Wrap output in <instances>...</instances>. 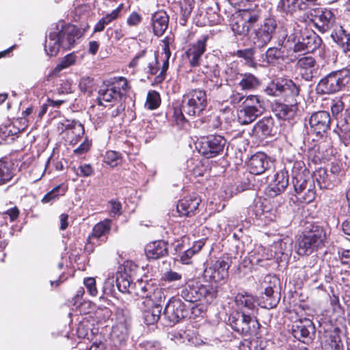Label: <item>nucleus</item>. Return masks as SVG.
Here are the masks:
<instances>
[{
    "mask_svg": "<svg viewBox=\"0 0 350 350\" xmlns=\"http://www.w3.org/2000/svg\"><path fill=\"white\" fill-rule=\"evenodd\" d=\"M81 37V31L75 25L59 22L51 26L46 38L44 51L49 56H55L62 48L70 50Z\"/></svg>",
    "mask_w": 350,
    "mask_h": 350,
    "instance_id": "obj_1",
    "label": "nucleus"
},
{
    "mask_svg": "<svg viewBox=\"0 0 350 350\" xmlns=\"http://www.w3.org/2000/svg\"><path fill=\"white\" fill-rule=\"evenodd\" d=\"M178 295L187 302L203 301L211 303L217 295V287L213 284H203L196 280H190L181 286Z\"/></svg>",
    "mask_w": 350,
    "mask_h": 350,
    "instance_id": "obj_2",
    "label": "nucleus"
},
{
    "mask_svg": "<svg viewBox=\"0 0 350 350\" xmlns=\"http://www.w3.org/2000/svg\"><path fill=\"white\" fill-rule=\"evenodd\" d=\"M326 239L324 229L319 226H312L296 240L295 249L300 256L310 255L321 247Z\"/></svg>",
    "mask_w": 350,
    "mask_h": 350,
    "instance_id": "obj_3",
    "label": "nucleus"
},
{
    "mask_svg": "<svg viewBox=\"0 0 350 350\" xmlns=\"http://www.w3.org/2000/svg\"><path fill=\"white\" fill-rule=\"evenodd\" d=\"M350 83V70L342 69L331 72L323 77L317 83L318 94H331L344 89Z\"/></svg>",
    "mask_w": 350,
    "mask_h": 350,
    "instance_id": "obj_4",
    "label": "nucleus"
},
{
    "mask_svg": "<svg viewBox=\"0 0 350 350\" xmlns=\"http://www.w3.org/2000/svg\"><path fill=\"white\" fill-rule=\"evenodd\" d=\"M292 26L295 32L288 33L286 36L288 37V41L291 40L295 43V52L306 51V53H311L321 46L322 40L314 32L302 35L298 25L293 23Z\"/></svg>",
    "mask_w": 350,
    "mask_h": 350,
    "instance_id": "obj_5",
    "label": "nucleus"
},
{
    "mask_svg": "<svg viewBox=\"0 0 350 350\" xmlns=\"http://www.w3.org/2000/svg\"><path fill=\"white\" fill-rule=\"evenodd\" d=\"M182 101L183 110L189 116H200L208 105L206 93L201 89L189 90L183 95Z\"/></svg>",
    "mask_w": 350,
    "mask_h": 350,
    "instance_id": "obj_6",
    "label": "nucleus"
},
{
    "mask_svg": "<svg viewBox=\"0 0 350 350\" xmlns=\"http://www.w3.org/2000/svg\"><path fill=\"white\" fill-rule=\"evenodd\" d=\"M306 18L315 29L324 33L337 27L336 17L333 11L327 8H312L306 13Z\"/></svg>",
    "mask_w": 350,
    "mask_h": 350,
    "instance_id": "obj_7",
    "label": "nucleus"
},
{
    "mask_svg": "<svg viewBox=\"0 0 350 350\" xmlns=\"http://www.w3.org/2000/svg\"><path fill=\"white\" fill-rule=\"evenodd\" d=\"M127 80L124 77L114 78L113 82L107 86L100 88L97 98L100 105H105V103L120 99L128 91Z\"/></svg>",
    "mask_w": 350,
    "mask_h": 350,
    "instance_id": "obj_8",
    "label": "nucleus"
},
{
    "mask_svg": "<svg viewBox=\"0 0 350 350\" xmlns=\"http://www.w3.org/2000/svg\"><path fill=\"white\" fill-rule=\"evenodd\" d=\"M229 323L234 331L243 334H256L260 326L256 317L238 311L230 314Z\"/></svg>",
    "mask_w": 350,
    "mask_h": 350,
    "instance_id": "obj_9",
    "label": "nucleus"
},
{
    "mask_svg": "<svg viewBox=\"0 0 350 350\" xmlns=\"http://www.w3.org/2000/svg\"><path fill=\"white\" fill-rule=\"evenodd\" d=\"M278 24L274 18H269L263 21L262 23L254 28L251 38L254 44L258 48L266 46L273 38Z\"/></svg>",
    "mask_w": 350,
    "mask_h": 350,
    "instance_id": "obj_10",
    "label": "nucleus"
},
{
    "mask_svg": "<svg viewBox=\"0 0 350 350\" xmlns=\"http://www.w3.org/2000/svg\"><path fill=\"white\" fill-rule=\"evenodd\" d=\"M226 144V139L221 135H211L202 137L196 144L200 154L206 158H213L221 154Z\"/></svg>",
    "mask_w": 350,
    "mask_h": 350,
    "instance_id": "obj_11",
    "label": "nucleus"
},
{
    "mask_svg": "<svg viewBox=\"0 0 350 350\" xmlns=\"http://www.w3.org/2000/svg\"><path fill=\"white\" fill-rule=\"evenodd\" d=\"M265 92L271 96H282L293 103L294 98L299 94V87L291 79H282L271 83L265 89Z\"/></svg>",
    "mask_w": 350,
    "mask_h": 350,
    "instance_id": "obj_12",
    "label": "nucleus"
},
{
    "mask_svg": "<svg viewBox=\"0 0 350 350\" xmlns=\"http://www.w3.org/2000/svg\"><path fill=\"white\" fill-rule=\"evenodd\" d=\"M163 315L170 323L175 324L179 322L180 320L187 317L188 310L180 299L173 297L165 306Z\"/></svg>",
    "mask_w": 350,
    "mask_h": 350,
    "instance_id": "obj_13",
    "label": "nucleus"
},
{
    "mask_svg": "<svg viewBox=\"0 0 350 350\" xmlns=\"http://www.w3.org/2000/svg\"><path fill=\"white\" fill-rule=\"evenodd\" d=\"M230 265L228 260L219 258L208 264L204 270V276L215 282L226 279L228 276Z\"/></svg>",
    "mask_w": 350,
    "mask_h": 350,
    "instance_id": "obj_14",
    "label": "nucleus"
},
{
    "mask_svg": "<svg viewBox=\"0 0 350 350\" xmlns=\"http://www.w3.org/2000/svg\"><path fill=\"white\" fill-rule=\"evenodd\" d=\"M330 123V115L325 111L314 113L309 120L311 131L317 135L320 136H322L329 129Z\"/></svg>",
    "mask_w": 350,
    "mask_h": 350,
    "instance_id": "obj_15",
    "label": "nucleus"
},
{
    "mask_svg": "<svg viewBox=\"0 0 350 350\" xmlns=\"http://www.w3.org/2000/svg\"><path fill=\"white\" fill-rule=\"evenodd\" d=\"M208 38L209 35H203L187 50L186 57L191 66H199L201 57L206 51V42Z\"/></svg>",
    "mask_w": 350,
    "mask_h": 350,
    "instance_id": "obj_16",
    "label": "nucleus"
},
{
    "mask_svg": "<svg viewBox=\"0 0 350 350\" xmlns=\"http://www.w3.org/2000/svg\"><path fill=\"white\" fill-rule=\"evenodd\" d=\"M271 159L264 152H257L252 155L248 161L249 172L255 175H260L271 167Z\"/></svg>",
    "mask_w": 350,
    "mask_h": 350,
    "instance_id": "obj_17",
    "label": "nucleus"
},
{
    "mask_svg": "<svg viewBox=\"0 0 350 350\" xmlns=\"http://www.w3.org/2000/svg\"><path fill=\"white\" fill-rule=\"evenodd\" d=\"M116 325L112 327V336L123 340L129 333L130 318L128 311L118 309L116 312Z\"/></svg>",
    "mask_w": 350,
    "mask_h": 350,
    "instance_id": "obj_18",
    "label": "nucleus"
},
{
    "mask_svg": "<svg viewBox=\"0 0 350 350\" xmlns=\"http://www.w3.org/2000/svg\"><path fill=\"white\" fill-rule=\"evenodd\" d=\"M136 288V294L142 297H146L151 301L152 304L154 302H161L165 299L163 292L161 288H154L152 285L148 283H145L142 281L137 282L135 284Z\"/></svg>",
    "mask_w": 350,
    "mask_h": 350,
    "instance_id": "obj_19",
    "label": "nucleus"
},
{
    "mask_svg": "<svg viewBox=\"0 0 350 350\" xmlns=\"http://www.w3.org/2000/svg\"><path fill=\"white\" fill-rule=\"evenodd\" d=\"M315 330L312 321L309 319H300L295 321L292 325V334L297 340L304 342V339L310 338Z\"/></svg>",
    "mask_w": 350,
    "mask_h": 350,
    "instance_id": "obj_20",
    "label": "nucleus"
},
{
    "mask_svg": "<svg viewBox=\"0 0 350 350\" xmlns=\"http://www.w3.org/2000/svg\"><path fill=\"white\" fill-rule=\"evenodd\" d=\"M297 67L302 77L306 81H311L318 75V65L312 56H304L299 58L297 62Z\"/></svg>",
    "mask_w": 350,
    "mask_h": 350,
    "instance_id": "obj_21",
    "label": "nucleus"
},
{
    "mask_svg": "<svg viewBox=\"0 0 350 350\" xmlns=\"http://www.w3.org/2000/svg\"><path fill=\"white\" fill-rule=\"evenodd\" d=\"M288 185V172L281 170L276 172L273 180L267 188V193L271 197H274L284 192Z\"/></svg>",
    "mask_w": 350,
    "mask_h": 350,
    "instance_id": "obj_22",
    "label": "nucleus"
},
{
    "mask_svg": "<svg viewBox=\"0 0 350 350\" xmlns=\"http://www.w3.org/2000/svg\"><path fill=\"white\" fill-rule=\"evenodd\" d=\"M200 199L197 196H187L178 201L176 209L180 215L191 216L197 210Z\"/></svg>",
    "mask_w": 350,
    "mask_h": 350,
    "instance_id": "obj_23",
    "label": "nucleus"
},
{
    "mask_svg": "<svg viewBox=\"0 0 350 350\" xmlns=\"http://www.w3.org/2000/svg\"><path fill=\"white\" fill-rule=\"evenodd\" d=\"M323 343L325 350H343L339 328L326 331L324 334Z\"/></svg>",
    "mask_w": 350,
    "mask_h": 350,
    "instance_id": "obj_24",
    "label": "nucleus"
},
{
    "mask_svg": "<svg viewBox=\"0 0 350 350\" xmlns=\"http://www.w3.org/2000/svg\"><path fill=\"white\" fill-rule=\"evenodd\" d=\"M169 17L164 11H158L152 16V26L154 35L161 36L168 27Z\"/></svg>",
    "mask_w": 350,
    "mask_h": 350,
    "instance_id": "obj_25",
    "label": "nucleus"
},
{
    "mask_svg": "<svg viewBox=\"0 0 350 350\" xmlns=\"http://www.w3.org/2000/svg\"><path fill=\"white\" fill-rule=\"evenodd\" d=\"M148 258L156 260L167 254V243L164 241H156L148 243L145 249Z\"/></svg>",
    "mask_w": 350,
    "mask_h": 350,
    "instance_id": "obj_26",
    "label": "nucleus"
},
{
    "mask_svg": "<svg viewBox=\"0 0 350 350\" xmlns=\"http://www.w3.org/2000/svg\"><path fill=\"white\" fill-rule=\"evenodd\" d=\"M111 226V221L109 219H104L103 221L96 224L93 229L92 234L88 237V241L95 244L94 239L98 241L99 239L105 238L103 240L107 239L106 235L110 232Z\"/></svg>",
    "mask_w": 350,
    "mask_h": 350,
    "instance_id": "obj_27",
    "label": "nucleus"
},
{
    "mask_svg": "<svg viewBox=\"0 0 350 350\" xmlns=\"http://www.w3.org/2000/svg\"><path fill=\"white\" fill-rule=\"evenodd\" d=\"M315 180L320 189H332L335 184V175L329 174L325 168H319L314 172Z\"/></svg>",
    "mask_w": 350,
    "mask_h": 350,
    "instance_id": "obj_28",
    "label": "nucleus"
},
{
    "mask_svg": "<svg viewBox=\"0 0 350 350\" xmlns=\"http://www.w3.org/2000/svg\"><path fill=\"white\" fill-rule=\"evenodd\" d=\"M280 299V291L273 289L264 290L260 297L259 305L264 308L271 309L278 304Z\"/></svg>",
    "mask_w": 350,
    "mask_h": 350,
    "instance_id": "obj_29",
    "label": "nucleus"
},
{
    "mask_svg": "<svg viewBox=\"0 0 350 350\" xmlns=\"http://www.w3.org/2000/svg\"><path fill=\"white\" fill-rule=\"evenodd\" d=\"M331 37L344 51H350V33L347 32L342 26L336 27L331 33Z\"/></svg>",
    "mask_w": 350,
    "mask_h": 350,
    "instance_id": "obj_30",
    "label": "nucleus"
},
{
    "mask_svg": "<svg viewBox=\"0 0 350 350\" xmlns=\"http://www.w3.org/2000/svg\"><path fill=\"white\" fill-rule=\"evenodd\" d=\"M132 265L131 262H127L124 265V273L119 272L116 276V285L119 291L122 293H130L131 270L129 272L127 267Z\"/></svg>",
    "mask_w": 350,
    "mask_h": 350,
    "instance_id": "obj_31",
    "label": "nucleus"
},
{
    "mask_svg": "<svg viewBox=\"0 0 350 350\" xmlns=\"http://www.w3.org/2000/svg\"><path fill=\"white\" fill-rule=\"evenodd\" d=\"M273 126L271 117H264L254 126L253 133L258 137H266L271 134Z\"/></svg>",
    "mask_w": 350,
    "mask_h": 350,
    "instance_id": "obj_32",
    "label": "nucleus"
},
{
    "mask_svg": "<svg viewBox=\"0 0 350 350\" xmlns=\"http://www.w3.org/2000/svg\"><path fill=\"white\" fill-rule=\"evenodd\" d=\"M260 85V81L254 75L245 72L243 73L237 84L241 90L252 91L257 89Z\"/></svg>",
    "mask_w": 350,
    "mask_h": 350,
    "instance_id": "obj_33",
    "label": "nucleus"
},
{
    "mask_svg": "<svg viewBox=\"0 0 350 350\" xmlns=\"http://www.w3.org/2000/svg\"><path fill=\"white\" fill-rule=\"evenodd\" d=\"M262 114V113L258 111L242 105V107L237 111L238 121L241 124H248Z\"/></svg>",
    "mask_w": 350,
    "mask_h": 350,
    "instance_id": "obj_34",
    "label": "nucleus"
},
{
    "mask_svg": "<svg viewBox=\"0 0 350 350\" xmlns=\"http://www.w3.org/2000/svg\"><path fill=\"white\" fill-rule=\"evenodd\" d=\"M153 57V51L144 49L137 53L129 63V67L135 68L139 66L144 70H146V64Z\"/></svg>",
    "mask_w": 350,
    "mask_h": 350,
    "instance_id": "obj_35",
    "label": "nucleus"
},
{
    "mask_svg": "<svg viewBox=\"0 0 350 350\" xmlns=\"http://www.w3.org/2000/svg\"><path fill=\"white\" fill-rule=\"evenodd\" d=\"M243 73L240 72L237 63L232 62L227 65L225 70V77L226 81L231 83L233 85H237Z\"/></svg>",
    "mask_w": 350,
    "mask_h": 350,
    "instance_id": "obj_36",
    "label": "nucleus"
},
{
    "mask_svg": "<svg viewBox=\"0 0 350 350\" xmlns=\"http://www.w3.org/2000/svg\"><path fill=\"white\" fill-rule=\"evenodd\" d=\"M273 247L275 254H282L288 256L292 252L293 241L288 237L280 239L274 242Z\"/></svg>",
    "mask_w": 350,
    "mask_h": 350,
    "instance_id": "obj_37",
    "label": "nucleus"
},
{
    "mask_svg": "<svg viewBox=\"0 0 350 350\" xmlns=\"http://www.w3.org/2000/svg\"><path fill=\"white\" fill-rule=\"evenodd\" d=\"M161 313V306L154 304L151 308L145 310L143 313L144 323L146 325H153L158 321Z\"/></svg>",
    "mask_w": 350,
    "mask_h": 350,
    "instance_id": "obj_38",
    "label": "nucleus"
},
{
    "mask_svg": "<svg viewBox=\"0 0 350 350\" xmlns=\"http://www.w3.org/2000/svg\"><path fill=\"white\" fill-rule=\"evenodd\" d=\"M163 51L162 55H164V59L163 60L161 71L159 74L156 76L154 79L157 83H160L164 81L166 76V71L169 67V59L171 56V52L167 43L164 45Z\"/></svg>",
    "mask_w": 350,
    "mask_h": 350,
    "instance_id": "obj_39",
    "label": "nucleus"
},
{
    "mask_svg": "<svg viewBox=\"0 0 350 350\" xmlns=\"http://www.w3.org/2000/svg\"><path fill=\"white\" fill-rule=\"evenodd\" d=\"M232 31L238 35L245 36L248 33L250 26L241 16L234 18L230 25Z\"/></svg>",
    "mask_w": 350,
    "mask_h": 350,
    "instance_id": "obj_40",
    "label": "nucleus"
},
{
    "mask_svg": "<svg viewBox=\"0 0 350 350\" xmlns=\"http://www.w3.org/2000/svg\"><path fill=\"white\" fill-rule=\"evenodd\" d=\"M235 302L238 306L252 310L255 308L256 299L253 295L247 293H239L235 297Z\"/></svg>",
    "mask_w": 350,
    "mask_h": 350,
    "instance_id": "obj_41",
    "label": "nucleus"
},
{
    "mask_svg": "<svg viewBox=\"0 0 350 350\" xmlns=\"http://www.w3.org/2000/svg\"><path fill=\"white\" fill-rule=\"evenodd\" d=\"M313 179H306L301 175H297L293 178V186L297 196L301 195L308 187L313 186Z\"/></svg>",
    "mask_w": 350,
    "mask_h": 350,
    "instance_id": "obj_42",
    "label": "nucleus"
},
{
    "mask_svg": "<svg viewBox=\"0 0 350 350\" xmlns=\"http://www.w3.org/2000/svg\"><path fill=\"white\" fill-rule=\"evenodd\" d=\"M67 187L63 185H59L54 187L51 191L44 195L42 199V202L53 203L59 199V196H64L66 191Z\"/></svg>",
    "mask_w": 350,
    "mask_h": 350,
    "instance_id": "obj_43",
    "label": "nucleus"
},
{
    "mask_svg": "<svg viewBox=\"0 0 350 350\" xmlns=\"http://www.w3.org/2000/svg\"><path fill=\"white\" fill-rule=\"evenodd\" d=\"M263 101L258 96L249 95L245 97V100L243 101L242 105L245 106V107L263 113Z\"/></svg>",
    "mask_w": 350,
    "mask_h": 350,
    "instance_id": "obj_44",
    "label": "nucleus"
},
{
    "mask_svg": "<svg viewBox=\"0 0 350 350\" xmlns=\"http://www.w3.org/2000/svg\"><path fill=\"white\" fill-rule=\"evenodd\" d=\"M282 9L286 12H293L298 10H306V4L302 0H281Z\"/></svg>",
    "mask_w": 350,
    "mask_h": 350,
    "instance_id": "obj_45",
    "label": "nucleus"
},
{
    "mask_svg": "<svg viewBox=\"0 0 350 350\" xmlns=\"http://www.w3.org/2000/svg\"><path fill=\"white\" fill-rule=\"evenodd\" d=\"M14 176V172L9 165L0 161V185H4L11 180Z\"/></svg>",
    "mask_w": 350,
    "mask_h": 350,
    "instance_id": "obj_46",
    "label": "nucleus"
},
{
    "mask_svg": "<svg viewBox=\"0 0 350 350\" xmlns=\"http://www.w3.org/2000/svg\"><path fill=\"white\" fill-rule=\"evenodd\" d=\"M26 126L27 120L25 118H21L20 120H16L12 124L7 126L5 133H8V135H15L23 131Z\"/></svg>",
    "mask_w": 350,
    "mask_h": 350,
    "instance_id": "obj_47",
    "label": "nucleus"
},
{
    "mask_svg": "<svg viewBox=\"0 0 350 350\" xmlns=\"http://www.w3.org/2000/svg\"><path fill=\"white\" fill-rule=\"evenodd\" d=\"M313 261L314 262L312 265L304 266V271L307 279H311L313 281H317V275L320 272V266L317 263V258H314Z\"/></svg>",
    "mask_w": 350,
    "mask_h": 350,
    "instance_id": "obj_48",
    "label": "nucleus"
},
{
    "mask_svg": "<svg viewBox=\"0 0 350 350\" xmlns=\"http://www.w3.org/2000/svg\"><path fill=\"white\" fill-rule=\"evenodd\" d=\"M206 86L211 90H217L223 86L222 79L219 77V71L214 69L211 78L206 81Z\"/></svg>",
    "mask_w": 350,
    "mask_h": 350,
    "instance_id": "obj_49",
    "label": "nucleus"
},
{
    "mask_svg": "<svg viewBox=\"0 0 350 350\" xmlns=\"http://www.w3.org/2000/svg\"><path fill=\"white\" fill-rule=\"evenodd\" d=\"M279 278L273 275H267L265 276L262 282H261V287L264 290L273 289V291H279Z\"/></svg>",
    "mask_w": 350,
    "mask_h": 350,
    "instance_id": "obj_50",
    "label": "nucleus"
},
{
    "mask_svg": "<svg viewBox=\"0 0 350 350\" xmlns=\"http://www.w3.org/2000/svg\"><path fill=\"white\" fill-rule=\"evenodd\" d=\"M282 55V53L280 49L276 47H271L267 49L262 58L268 64H275Z\"/></svg>",
    "mask_w": 350,
    "mask_h": 350,
    "instance_id": "obj_51",
    "label": "nucleus"
},
{
    "mask_svg": "<svg viewBox=\"0 0 350 350\" xmlns=\"http://www.w3.org/2000/svg\"><path fill=\"white\" fill-rule=\"evenodd\" d=\"M147 64H146V70H144L146 73L155 75L158 73L159 70V68L158 66L159 64V53L158 52L153 51V57L149 58Z\"/></svg>",
    "mask_w": 350,
    "mask_h": 350,
    "instance_id": "obj_52",
    "label": "nucleus"
},
{
    "mask_svg": "<svg viewBox=\"0 0 350 350\" xmlns=\"http://www.w3.org/2000/svg\"><path fill=\"white\" fill-rule=\"evenodd\" d=\"M77 61V56L74 53L66 55L61 62L57 65L55 70L60 71L63 69L67 68L70 66L75 64Z\"/></svg>",
    "mask_w": 350,
    "mask_h": 350,
    "instance_id": "obj_53",
    "label": "nucleus"
},
{
    "mask_svg": "<svg viewBox=\"0 0 350 350\" xmlns=\"http://www.w3.org/2000/svg\"><path fill=\"white\" fill-rule=\"evenodd\" d=\"M160 105V96L155 91L149 92L147 95L146 106L149 109H154Z\"/></svg>",
    "mask_w": 350,
    "mask_h": 350,
    "instance_id": "obj_54",
    "label": "nucleus"
},
{
    "mask_svg": "<svg viewBox=\"0 0 350 350\" xmlns=\"http://www.w3.org/2000/svg\"><path fill=\"white\" fill-rule=\"evenodd\" d=\"M241 16L246 21V24L250 26V29L253 28V25L258 20L259 16L257 12H250L247 10L241 11Z\"/></svg>",
    "mask_w": 350,
    "mask_h": 350,
    "instance_id": "obj_55",
    "label": "nucleus"
},
{
    "mask_svg": "<svg viewBox=\"0 0 350 350\" xmlns=\"http://www.w3.org/2000/svg\"><path fill=\"white\" fill-rule=\"evenodd\" d=\"M120 157L118 152L115 151H108L104 158V162L111 167H116L120 163Z\"/></svg>",
    "mask_w": 350,
    "mask_h": 350,
    "instance_id": "obj_56",
    "label": "nucleus"
},
{
    "mask_svg": "<svg viewBox=\"0 0 350 350\" xmlns=\"http://www.w3.org/2000/svg\"><path fill=\"white\" fill-rule=\"evenodd\" d=\"M185 111L183 110V102L181 103V105L179 107H174L173 112V120L176 123L177 125L183 126L187 121L185 115Z\"/></svg>",
    "mask_w": 350,
    "mask_h": 350,
    "instance_id": "obj_57",
    "label": "nucleus"
},
{
    "mask_svg": "<svg viewBox=\"0 0 350 350\" xmlns=\"http://www.w3.org/2000/svg\"><path fill=\"white\" fill-rule=\"evenodd\" d=\"M72 170L77 173V176L82 177H88L94 174V170L90 164H82L77 170L75 167Z\"/></svg>",
    "mask_w": 350,
    "mask_h": 350,
    "instance_id": "obj_58",
    "label": "nucleus"
},
{
    "mask_svg": "<svg viewBox=\"0 0 350 350\" xmlns=\"http://www.w3.org/2000/svg\"><path fill=\"white\" fill-rule=\"evenodd\" d=\"M183 338L187 339L189 343L195 346H199L204 343L203 340L199 336L198 334L189 329L187 330L184 333Z\"/></svg>",
    "mask_w": 350,
    "mask_h": 350,
    "instance_id": "obj_59",
    "label": "nucleus"
},
{
    "mask_svg": "<svg viewBox=\"0 0 350 350\" xmlns=\"http://www.w3.org/2000/svg\"><path fill=\"white\" fill-rule=\"evenodd\" d=\"M116 277L109 276L104 282L103 291L104 294L112 295L115 292Z\"/></svg>",
    "mask_w": 350,
    "mask_h": 350,
    "instance_id": "obj_60",
    "label": "nucleus"
},
{
    "mask_svg": "<svg viewBox=\"0 0 350 350\" xmlns=\"http://www.w3.org/2000/svg\"><path fill=\"white\" fill-rule=\"evenodd\" d=\"M315 198L314 186L306 189L301 195H298L297 199L306 203L313 201Z\"/></svg>",
    "mask_w": 350,
    "mask_h": 350,
    "instance_id": "obj_61",
    "label": "nucleus"
},
{
    "mask_svg": "<svg viewBox=\"0 0 350 350\" xmlns=\"http://www.w3.org/2000/svg\"><path fill=\"white\" fill-rule=\"evenodd\" d=\"M255 49L254 48L245 49L243 50H238L236 55L239 57L243 58L247 63H252L254 60V55Z\"/></svg>",
    "mask_w": 350,
    "mask_h": 350,
    "instance_id": "obj_62",
    "label": "nucleus"
},
{
    "mask_svg": "<svg viewBox=\"0 0 350 350\" xmlns=\"http://www.w3.org/2000/svg\"><path fill=\"white\" fill-rule=\"evenodd\" d=\"M57 91L59 94L72 93L73 92L72 81L69 79L62 81Z\"/></svg>",
    "mask_w": 350,
    "mask_h": 350,
    "instance_id": "obj_63",
    "label": "nucleus"
},
{
    "mask_svg": "<svg viewBox=\"0 0 350 350\" xmlns=\"http://www.w3.org/2000/svg\"><path fill=\"white\" fill-rule=\"evenodd\" d=\"M83 283L91 296H96L98 291L96 286V280L94 278H85Z\"/></svg>",
    "mask_w": 350,
    "mask_h": 350,
    "instance_id": "obj_64",
    "label": "nucleus"
}]
</instances>
